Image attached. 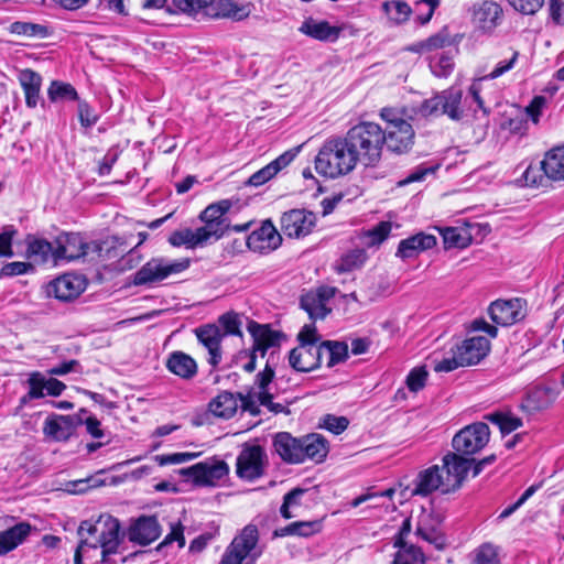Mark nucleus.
Instances as JSON below:
<instances>
[{
	"instance_id": "obj_1",
	"label": "nucleus",
	"mask_w": 564,
	"mask_h": 564,
	"mask_svg": "<svg viewBox=\"0 0 564 564\" xmlns=\"http://www.w3.org/2000/svg\"><path fill=\"white\" fill-rule=\"evenodd\" d=\"M120 529L119 520L110 514H101L94 522L85 520L77 529L79 543L76 550L101 547V563L110 564L109 555L116 554L122 542Z\"/></svg>"
},
{
	"instance_id": "obj_2",
	"label": "nucleus",
	"mask_w": 564,
	"mask_h": 564,
	"mask_svg": "<svg viewBox=\"0 0 564 564\" xmlns=\"http://www.w3.org/2000/svg\"><path fill=\"white\" fill-rule=\"evenodd\" d=\"M315 170L318 174L337 178L355 170L357 160L347 137H330L325 140L315 156Z\"/></svg>"
},
{
	"instance_id": "obj_3",
	"label": "nucleus",
	"mask_w": 564,
	"mask_h": 564,
	"mask_svg": "<svg viewBox=\"0 0 564 564\" xmlns=\"http://www.w3.org/2000/svg\"><path fill=\"white\" fill-rule=\"evenodd\" d=\"M355 152L357 162L376 166L382 154L386 132L375 122L365 121L351 127L345 134Z\"/></svg>"
},
{
	"instance_id": "obj_4",
	"label": "nucleus",
	"mask_w": 564,
	"mask_h": 564,
	"mask_svg": "<svg viewBox=\"0 0 564 564\" xmlns=\"http://www.w3.org/2000/svg\"><path fill=\"white\" fill-rule=\"evenodd\" d=\"M262 552L258 528L248 524L227 546L219 564H256Z\"/></svg>"
},
{
	"instance_id": "obj_5",
	"label": "nucleus",
	"mask_w": 564,
	"mask_h": 564,
	"mask_svg": "<svg viewBox=\"0 0 564 564\" xmlns=\"http://www.w3.org/2000/svg\"><path fill=\"white\" fill-rule=\"evenodd\" d=\"M188 267V259L169 262L163 258H153L134 273L132 283L134 285H147L159 282L171 274L183 272Z\"/></svg>"
},
{
	"instance_id": "obj_6",
	"label": "nucleus",
	"mask_w": 564,
	"mask_h": 564,
	"mask_svg": "<svg viewBox=\"0 0 564 564\" xmlns=\"http://www.w3.org/2000/svg\"><path fill=\"white\" fill-rule=\"evenodd\" d=\"M490 430L484 422L469 424L455 434L453 448L464 455H473L482 449L489 442Z\"/></svg>"
},
{
	"instance_id": "obj_7",
	"label": "nucleus",
	"mask_w": 564,
	"mask_h": 564,
	"mask_svg": "<svg viewBox=\"0 0 564 564\" xmlns=\"http://www.w3.org/2000/svg\"><path fill=\"white\" fill-rule=\"evenodd\" d=\"M444 517L434 509H422L416 523L415 535L432 544L436 550L446 545V539L442 531Z\"/></svg>"
},
{
	"instance_id": "obj_8",
	"label": "nucleus",
	"mask_w": 564,
	"mask_h": 564,
	"mask_svg": "<svg viewBox=\"0 0 564 564\" xmlns=\"http://www.w3.org/2000/svg\"><path fill=\"white\" fill-rule=\"evenodd\" d=\"M265 458L260 445H245L237 457V476L248 481L260 478L264 474Z\"/></svg>"
},
{
	"instance_id": "obj_9",
	"label": "nucleus",
	"mask_w": 564,
	"mask_h": 564,
	"mask_svg": "<svg viewBox=\"0 0 564 564\" xmlns=\"http://www.w3.org/2000/svg\"><path fill=\"white\" fill-rule=\"evenodd\" d=\"M228 473V465L218 459H207L182 470L184 476L191 477L198 486H216Z\"/></svg>"
},
{
	"instance_id": "obj_10",
	"label": "nucleus",
	"mask_w": 564,
	"mask_h": 564,
	"mask_svg": "<svg viewBox=\"0 0 564 564\" xmlns=\"http://www.w3.org/2000/svg\"><path fill=\"white\" fill-rule=\"evenodd\" d=\"M317 217L306 209H291L283 213L280 219L282 232L289 238L300 239L310 235L316 225Z\"/></svg>"
},
{
	"instance_id": "obj_11",
	"label": "nucleus",
	"mask_w": 564,
	"mask_h": 564,
	"mask_svg": "<svg viewBox=\"0 0 564 564\" xmlns=\"http://www.w3.org/2000/svg\"><path fill=\"white\" fill-rule=\"evenodd\" d=\"M458 454L457 452L448 453L443 457V467L441 470L445 480L444 494L455 491L462 486L474 463V459L463 457Z\"/></svg>"
},
{
	"instance_id": "obj_12",
	"label": "nucleus",
	"mask_w": 564,
	"mask_h": 564,
	"mask_svg": "<svg viewBox=\"0 0 564 564\" xmlns=\"http://www.w3.org/2000/svg\"><path fill=\"white\" fill-rule=\"evenodd\" d=\"M488 313L495 324L509 326L524 318V302L521 299L497 300L490 304Z\"/></svg>"
},
{
	"instance_id": "obj_13",
	"label": "nucleus",
	"mask_w": 564,
	"mask_h": 564,
	"mask_svg": "<svg viewBox=\"0 0 564 564\" xmlns=\"http://www.w3.org/2000/svg\"><path fill=\"white\" fill-rule=\"evenodd\" d=\"M281 242V234L270 219L262 221L261 226L254 229L247 238L248 248L259 253H269L278 249Z\"/></svg>"
},
{
	"instance_id": "obj_14",
	"label": "nucleus",
	"mask_w": 564,
	"mask_h": 564,
	"mask_svg": "<svg viewBox=\"0 0 564 564\" xmlns=\"http://www.w3.org/2000/svg\"><path fill=\"white\" fill-rule=\"evenodd\" d=\"M162 528L155 516H141L128 529V539L134 544L147 546L158 540Z\"/></svg>"
},
{
	"instance_id": "obj_15",
	"label": "nucleus",
	"mask_w": 564,
	"mask_h": 564,
	"mask_svg": "<svg viewBox=\"0 0 564 564\" xmlns=\"http://www.w3.org/2000/svg\"><path fill=\"white\" fill-rule=\"evenodd\" d=\"M502 8L492 0H482L473 6L471 22L482 32H492L501 22Z\"/></svg>"
},
{
	"instance_id": "obj_16",
	"label": "nucleus",
	"mask_w": 564,
	"mask_h": 564,
	"mask_svg": "<svg viewBox=\"0 0 564 564\" xmlns=\"http://www.w3.org/2000/svg\"><path fill=\"white\" fill-rule=\"evenodd\" d=\"M323 360V347L319 345H299L289 355L290 366L300 372L317 369Z\"/></svg>"
},
{
	"instance_id": "obj_17",
	"label": "nucleus",
	"mask_w": 564,
	"mask_h": 564,
	"mask_svg": "<svg viewBox=\"0 0 564 564\" xmlns=\"http://www.w3.org/2000/svg\"><path fill=\"white\" fill-rule=\"evenodd\" d=\"M86 289V280L76 274H64L47 285V294L61 301H70Z\"/></svg>"
},
{
	"instance_id": "obj_18",
	"label": "nucleus",
	"mask_w": 564,
	"mask_h": 564,
	"mask_svg": "<svg viewBox=\"0 0 564 564\" xmlns=\"http://www.w3.org/2000/svg\"><path fill=\"white\" fill-rule=\"evenodd\" d=\"M83 424L80 415H52L44 422L43 433L57 442H65L74 434L75 429Z\"/></svg>"
},
{
	"instance_id": "obj_19",
	"label": "nucleus",
	"mask_w": 564,
	"mask_h": 564,
	"mask_svg": "<svg viewBox=\"0 0 564 564\" xmlns=\"http://www.w3.org/2000/svg\"><path fill=\"white\" fill-rule=\"evenodd\" d=\"M387 149L397 154L409 152L414 144V130L410 122H399L398 126H388L384 130Z\"/></svg>"
},
{
	"instance_id": "obj_20",
	"label": "nucleus",
	"mask_w": 564,
	"mask_h": 564,
	"mask_svg": "<svg viewBox=\"0 0 564 564\" xmlns=\"http://www.w3.org/2000/svg\"><path fill=\"white\" fill-rule=\"evenodd\" d=\"M557 395L558 391L554 387L536 386L525 393L520 409L529 414H534L550 408Z\"/></svg>"
},
{
	"instance_id": "obj_21",
	"label": "nucleus",
	"mask_w": 564,
	"mask_h": 564,
	"mask_svg": "<svg viewBox=\"0 0 564 564\" xmlns=\"http://www.w3.org/2000/svg\"><path fill=\"white\" fill-rule=\"evenodd\" d=\"M86 241L79 234H62L55 240L54 261L85 258Z\"/></svg>"
},
{
	"instance_id": "obj_22",
	"label": "nucleus",
	"mask_w": 564,
	"mask_h": 564,
	"mask_svg": "<svg viewBox=\"0 0 564 564\" xmlns=\"http://www.w3.org/2000/svg\"><path fill=\"white\" fill-rule=\"evenodd\" d=\"M195 334L199 343L208 350V364L216 368L221 361L223 330L217 325L207 324L196 328Z\"/></svg>"
},
{
	"instance_id": "obj_23",
	"label": "nucleus",
	"mask_w": 564,
	"mask_h": 564,
	"mask_svg": "<svg viewBox=\"0 0 564 564\" xmlns=\"http://www.w3.org/2000/svg\"><path fill=\"white\" fill-rule=\"evenodd\" d=\"M256 7L246 0H216L212 19H229L235 22L247 20Z\"/></svg>"
},
{
	"instance_id": "obj_24",
	"label": "nucleus",
	"mask_w": 564,
	"mask_h": 564,
	"mask_svg": "<svg viewBox=\"0 0 564 564\" xmlns=\"http://www.w3.org/2000/svg\"><path fill=\"white\" fill-rule=\"evenodd\" d=\"M490 350V341L484 336H475L456 346V351L464 367L477 365Z\"/></svg>"
},
{
	"instance_id": "obj_25",
	"label": "nucleus",
	"mask_w": 564,
	"mask_h": 564,
	"mask_svg": "<svg viewBox=\"0 0 564 564\" xmlns=\"http://www.w3.org/2000/svg\"><path fill=\"white\" fill-rule=\"evenodd\" d=\"M301 147H296L289 151H285L279 155L275 160L253 173L246 182L249 186H261L271 178H273L282 169L286 167L297 155Z\"/></svg>"
},
{
	"instance_id": "obj_26",
	"label": "nucleus",
	"mask_w": 564,
	"mask_h": 564,
	"mask_svg": "<svg viewBox=\"0 0 564 564\" xmlns=\"http://www.w3.org/2000/svg\"><path fill=\"white\" fill-rule=\"evenodd\" d=\"M413 486V496L426 497L437 489H441L444 494V475L437 465L431 466L417 474Z\"/></svg>"
},
{
	"instance_id": "obj_27",
	"label": "nucleus",
	"mask_w": 564,
	"mask_h": 564,
	"mask_svg": "<svg viewBox=\"0 0 564 564\" xmlns=\"http://www.w3.org/2000/svg\"><path fill=\"white\" fill-rule=\"evenodd\" d=\"M247 329L253 339V352H260L262 357L269 348L280 345L281 333L271 329L269 325H261L251 321L249 322Z\"/></svg>"
},
{
	"instance_id": "obj_28",
	"label": "nucleus",
	"mask_w": 564,
	"mask_h": 564,
	"mask_svg": "<svg viewBox=\"0 0 564 564\" xmlns=\"http://www.w3.org/2000/svg\"><path fill=\"white\" fill-rule=\"evenodd\" d=\"M273 447L283 462L302 463V437L297 438L288 432H280L274 436Z\"/></svg>"
},
{
	"instance_id": "obj_29",
	"label": "nucleus",
	"mask_w": 564,
	"mask_h": 564,
	"mask_svg": "<svg viewBox=\"0 0 564 564\" xmlns=\"http://www.w3.org/2000/svg\"><path fill=\"white\" fill-rule=\"evenodd\" d=\"M344 30V25H330L327 21L313 18L306 19L299 29L301 33L322 42H336Z\"/></svg>"
},
{
	"instance_id": "obj_30",
	"label": "nucleus",
	"mask_w": 564,
	"mask_h": 564,
	"mask_svg": "<svg viewBox=\"0 0 564 564\" xmlns=\"http://www.w3.org/2000/svg\"><path fill=\"white\" fill-rule=\"evenodd\" d=\"M436 246V237L419 232L400 241L395 256L401 259H412L421 252Z\"/></svg>"
},
{
	"instance_id": "obj_31",
	"label": "nucleus",
	"mask_w": 564,
	"mask_h": 564,
	"mask_svg": "<svg viewBox=\"0 0 564 564\" xmlns=\"http://www.w3.org/2000/svg\"><path fill=\"white\" fill-rule=\"evenodd\" d=\"M18 79L24 91L26 106L35 108L41 99V75L30 68H25L19 72Z\"/></svg>"
},
{
	"instance_id": "obj_32",
	"label": "nucleus",
	"mask_w": 564,
	"mask_h": 564,
	"mask_svg": "<svg viewBox=\"0 0 564 564\" xmlns=\"http://www.w3.org/2000/svg\"><path fill=\"white\" fill-rule=\"evenodd\" d=\"M32 527L28 522H19L15 525L0 532V556L11 552L28 538Z\"/></svg>"
},
{
	"instance_id": "obj_33",
	"label": "nucleus",
	"mask_w": 564,
	"mask_h": 564,
	"mask_svg": "<svg viewBox=\"0 0 564 564\" xmlns=\"http://www.w3.org/2000/svg\"><path fill=\"white\" fill-rule=\"evenodd\" d=\"M166 368L173 375L185 380L194 378L197 373L196 361L183 351L171 352L166 360Z\"/></svg>"
},
{
	"instance_id": "obj_34",
	"label": "nucleus",
	"mask_w": 564,
	"mask_h": 564,
	"mask_svg": "<svg viewBox=\"0 0 564 564\" xmlns=\"http://www.w3.org/2000/svg\"><path fill=\"white\" fill-rule=\"evenodd\" d=\"M216 0H172L174 10L170 12H181L193 18H209L215 10Z\"/></svg>"
},
{
	"instance_id": "obj_35",
	"label": "nucleus",
	"mask_w": 564,
	"mask_h": 564,
	"mask_svg": "<svg viewBox=\"0 0 564 564\" xmlns=\"http://www.w3.org/2000/svg\"><path fill=\"white\" fill-rule=\"evenodd\" d=\"M205 225L197 228L198 235H200L203 242H207L209 239L214 238L218 240L221 238L228 230H234L236 232H242L249 229L251 223H245L241 225L230 226L228 220H202Z\"/></svg>"
},
{
	"instance_id": "obj_36",
	"label": "nucleus",
	"mask_w": 564,
	"mask_h": 564,
	"mask_svg": "<svg viewBox=\"0 0 564 564\" xmlns=\"http://www.w3.org/2000/svg\"><path fill=\"white\" fill-rule=\"evenodd\" d=\"M327 453V441L322 435L313 433L302 437V463L306 459L322 463Z\"/></svg>"
},
{
	"instance_id": "obj_37",
	"label": "nucleus",
	"mask_w": 564,
	"mask_h": 564,
	"mask_svg": "<svg viewBox=\"0 0 564 564\" xmlns=\"http://www.w3.org/2000/svg\"><path fill=\"white\" fill-rule=\"evenodd\" d=\"M541 169L547 178L564 182V145L546 152L541 161Z\"/></svg>"
},
{
	"instance_id": "obj_38",
	"label": "nucleus",
	"mask_w": 564,
	"mask_h": 564,
	"mask_svg": "<svg viewBox=\"0 0 564 564\" xmlns=\"http://www.w3.org/2000/svg\"><path fill=\"white\" fill-rule=\"evenodd\" d=\"M238 409V400L234 393L224 391L209 402V411L218 417L230 419Z\"/></svg>"
},
{
	"instance_id": "obj_39",
	"label": "nucleus",
	"mask_w": 564,
	"mask_h": 564,
	"mask_svg": "<svg viewBox=\"0 0 564 564\" xmlns=\"http://www.w3.org/2000/svg\"><path fill=\"white\" fill-rule=\"evenodd\" d=\"M26 242V257L35 262H46L50 257L53 258L55 247L45 239L35 238L32 235H28L25 238Z\"/></svg>"
},
{
	"instance_id": "obj_40",
	"label": "nucleus",
	"mask_w": 564,
	"mask_h": 564,
	"mask_svg": "<svg viewBox=\"0 0 564 564\" xmlns=\"http://www.w3.org/2000/svg\"><path fill=\"white\" fill-rule=\"evenodd\" d=\"M463 91L457 88H449L442 91V115L448 116L452 120L459 121L464 111L460 107Z\"/></svg>"
},
{
	"instance_id": "obj_41",
	"label": "nucleus",
	"mask_w": 564,
	"mask_h": 564,
	"mask_svg": "<svg viewBox=\"0 0 564 564\" xmlns=\"http://www.w3.org/2000/svg\"><path fill=\"white\" fill-rule=\"evenodd\" d=\"M446 249L466 248L471 243V235L464 228L446 227L440 230Z\"/></svg>"
},
{
	"instance_id": "obj_42",
	"label": "nucleus",
	"mask_w": 564,
	"mask_h": 564,
	"mask_svg": "<svg viewBox=\"0 0 564 564\" xmlns=\"http://www.w3.org/2000/svg\"><path fill=\"white\" fill-rule=\"evenodd\" d=\"M300 305L312 321L324 319L330 313V308L312 292L301 296Z\"/></svg>"
},
{
	"instance_id": "obj_43",
	"label": "nucleus",
	"mask_w": 564,
	"mask_h": 564,
	"mask_svg": "<svg viewBox=\"0 0 564 564\" xmlns=\"http://www.w3.org/2000/svg\"><path fill=\"white\" fill-rule=\"evenodd\" d=\"M323 347V357H327V367L330 368L348 358V345L344 341L326 340L319 344Z\"/></svg>"
},
{
	"instance_id": "obj_44",
	"label": "nucleus",
	"mask_w": 564,
	"mask_h": 564,
	"mask_svg": "<svg viewBox=\"0 0 564 564\" xmlns=\"http://www.w3.org/2000/svg\"><path fill=\"white\" fill-rule=\"evenodd\" d=\"M169 242L173 247L185 246L188 249H194L204 245L200 235H198L197 228L195 230L191 228L175 230L170 235Z\"/></svg>"
},
{
	"instance_id": "obj_45",
	"label": "nucleus",
	"mask_w": 564,
	"mask_h": 564,
	"mask_svg": "<svg viewBox=\"0 0 564 564\" xmlns=\"http://www.w3.org/2000/svg\"><path fill=\"white\" fill-rule=\"evenodd\" d=\"M48 99L52 102L59 100H79L75 87L68 83L53 80L47 89Z\"/></svg>"
},
{
	"instance_id": "obj_46",
	"label": "nucleus",
	"mask_w": 564,
	"mask_h": 564,
	"mask_svg": "<svg viewBox=\"0 0 564 564\" xmlns=\"http://www.w3.org/2000/svg\"><path fill=\"white\" fill-rule=\"evenodd\" d=\"M382 10L388 18L395 23L405 22L412 12L410 6L400 0L384 1L382 3Z\"/></svg>"
},
{
	"instance_id": "obj_47",
	"label": "nucleus",
	"mask_w": 564,
	"mask_h": 564,
	"mask_svg": "<svg viewBox=\"0 0 564 564\" xmlns=\"http://www.w3.org/2000/svg\"><path fill=\"white\" fill-rule=\"evenodd\" d=\"M392 564H425V556L422 550L413 544L399 546Z\"/></svg>"
},
{
	"instance_id": "obj_48",
	"label": "nucleus",
	"mask_w": 564,
	"mask_h": 564,
	"mask_svg": "<svg viewBox=\"0 0 564 564\" xmlns=\"http://www.w3.org/2000/svg\"><path fill=\"white\" fill-rule=\"evenodd\" d=\"M9 31L12 34L23 35L26 37L44 39L48 35V30L45 25L22 21L11 23Z\"/></svg>"
},
{
	"instance_id": "obj_49",
	"label": "nucleus",
	"mask_w": 564,
	"mask_h": 564,
	"mask_svg": "<svg viewBox=\"0 0 564 564\" xmlns=\"http://www.w3.org/2000/svg\"><path fill=\"white\" fill-rule=\"evenodd\" d=\"M451 45V39L447 34L440 32L429 39L417 42L409 47L411 52L427 53Z\"/></svg>"
},
{
	"instance_id": "obj_50",
	"label": "nucleus",
	"mask_w": 564,
	"mask_h": 564,
	"mask_svg": "<svg viewBox=\"0 0 564 564\" xmlns=\"http://www.w3.org/2000/svg\"><path fill=\"white\" fill-rule=\"evenodd\" d=\"M486 419L491 423L498 425L502 435L510 434L520 426H522V420L512 415L496 412L486 415Z\"/></svg>"
},
{
	"instance_id": "obj_51",
	"label": "nucleus",
	"mask_w": 564,
	"mask_h": 564,
	"mask_svg": "<svg viewBox=\"0 0 564 564\" xmlns=\"http://www.w3.org/2000/svg\"><path fill=\"white\" fill-rule=\"evenodd\" d=\"M305 492L306 489L294 488L284 496L283 503L280 508V513L284 519H291L297 516L292 509L302 505L301 500Z\"/></svg>"
},
{
	"instance_id": "obj_52",
	"label": "nucleus",
	"mask_w": 564,
	"mask_h": 564,
	"mask_svg": "<svg viewBox=\"0 0 564 564\" xmlns=\"http://www.w3.org/2000/svg\"><path fill=\"white\" fill-rule=\"evenodd\" d=\"M232 203L229 199H221L208 205L199 215L200 220H228L226 214L231 208Z\"/></svg>"
},
{
	"instance_id": "obj_53",
	"label": "nucleus",
	"mask_w": 564,
	"mask_h": 564,
	"mask_svg": "<svg viewBox=\"0 0 564 564\" xmlns=\"http://www.w3.org/2000/svg\"><path fill=\"white\" fill-rule=\"evenodd\" d=\"M430 67L435 76L447 77L454 67L453 56L447 53H443L431 59Z\"/></svg>"
},
{
	"instance_id": "obj_54",
	"label": "nucleus",
	"mask_w": 564,
	"mask_h": 564,
	"mask_svg": "<svg viewBox=\"0 0 564 564\" xmlns=\"http://www.w3.org/2000/svg\"><path fill=\"white\" fill-rule=\"evenodd\" d=\"M26 382L29 386L26 398L41 399L44 397L45 377L41 372L34 371L30 373Z\"/></svg>"
},
{
	"instance_id": "obj_55",
	"label": "nucleus",
	"mask_w": 564,
	"mask_h": 564,
	"mask_svg": "<svg viewBox=\"0 0 564 564\" xmlns=\"http://www.w3.org/2000/svg\"><path fill=\"white\" fill-rule=\"evenodd\" d=\"M475 564H500L497 547L490 543L480 545L476 551Z\"/></svg>"
},
{
	"instance_id": "obj_56",
	"label": "nucleus",
	"mask_w": 564,
	"mask_h": 564,
	"mask_svg": "<svg viewBox=\"0 0 564 564\" xmlns=\"http://www.w3.org/2000/svg\"><path fill=\"white\" fill-rule=\"evenodd\" d=\"M429 372L425 367L412 369L406 378V386L410 391L417 392L425 387Z\"/></svg>"
},
{
	"instance_id": "obj_57",
	"label": "nucleus",
	"mask_w": 564,
	"mask_h": 564,
	"mask_svg": "<svg viewBox=\"0 0 564 564\" xmlns=\"http://www.w3.org/2000/svg\"><path fill=\"white\" fill-rule=\"evenodd\" d=\"M349 425V420L346 416H336L333 414H326L322 419V426L333 434L343 433Z\"/></svg>"
},
{
	"instance_id": "obj_58",
	"label": "nucleus",
	"mask_w": 564,
	"mask_h": 564,
	"mask_svg": "<svg viewBox=\"0 0 564 564\" xmlns=\"http://www.w3.org/2000/svg\"><path fill=\"white\" fill-rule=\"evenodd\" d=\"M293 529L295 536L308 538L322 530V521H295L293 522Z\"/></svg>"
},
{
	"instance_id": "obj_59",
	"label": "nucleus",
	"mask_w": 564,
	"mask_h": 564,
	"mask_svg": "<svg viewBox=\"0 0 564 564\" xmlns=\"http://www.w3.org/2000/svg\"><path fill=\"white\" fill-rule=\"evenodd\" d=\"M173 542H177L180 549H182L185 545L184 527L182 525L181 522L171 524V531L159 544L158 550L160 551L166 545L172 544Z\"/></svg>"
},
{
	"instance_id": "obj_60",
	"label": "nucleus",
	"mask_w": 564,
	"mask_h": 564,
	"mask_svg": "<svg viewBox=\"0 0 564 564\" xmlns=\"http://www.w3.org/2000/svg\"><path fill=\"white\" fill-rule=\"evenodd\" d=\"M78 119L84 128H90L98 121V116L86 100H78Z\"/></svg>"
},
{
	"instance_id": "obj_61",
	"label": "nucleus",
	"mask_w": 564,
	"mask_h": 564,
	"mask_svg": "<svg viewBox=\"0 0 564 564\" xmlns=\"http://www.w3.org/2000/svg\"><path fill=\"white\" fill-rule=\"evenodd\" d=\"M219 324L224 328V337L226 335H241L240 321L237 314L226 313L219 317Z\"/></svg>"
},
{
	"instance_id": "obj_62",
	"label": "nucleus",
	"mask_w": 564,
	"mask_h": 564,
	"mask_svg": "<svg viewBox=\"0 0 564 564\" xmlns=\"http://www.w3.org/2000/svg\"><path fill=\"white\" fill-rule=\"evenodd\" d=\"M442 106H443V99H442V93L425 99L421 107L420 112L423 116H441L442 115Z\"/></svg>"
},
{
	"instance_id": "obj_63",
	"label": "nucleus",
	"mask_w": 564,
	"mask_h": 564,
	"mask_svg": "<svg viewBox=\"0 0 564 564\" xmlns=\"http://www.w3.org/2000/svg\"><path fill=\"white\" fill-rule=\"evenodd\" d=\"M33 265L30 262L14 261L4 264L1 268L0 275L3 276H15L26 274L33 271Z\"/></svg>"
},
{
	"instance_id": "obj_64",
	"label": "nucleus",
	"mask_w": 564,
	"mask_h": 564,
	"mask_svg": "<svg viewBox=\"0 0 564 564\" xmlns=\"http://www.w3.org/2000/svg\"><path fill=\"white\" fill-rule=\"evenodd\" d=\"M15 235L17 230L13 227H8L0 234V257L13 256L12 240Z\"/></svg>"
}]
</instances>
